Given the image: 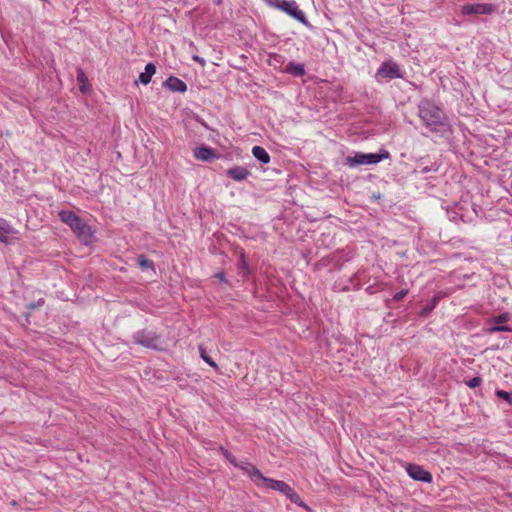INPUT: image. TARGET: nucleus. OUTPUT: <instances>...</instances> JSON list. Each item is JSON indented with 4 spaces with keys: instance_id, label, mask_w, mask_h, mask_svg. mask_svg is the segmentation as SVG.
Instances as JSON below:
<instances>
[{
    "instance_id": "obj_6",
    "label": "nucleus",
    "mask_w": 512,
    "mask_h": 512,
    "mask_svg": "<svg viewBox=\"0 0 512 512\" xmlns=\"http://www.w3.org/2000/svg\"><path fill=\"white\" fill-rule=\"evenodd\" d=\"M376 78L398 79L403 78V74L397 63L393 61H385L378 68Z\"/></svg>"
},
{
    "instance_id": "obj_25",
    "label": "nucleus",
    "mask_w": 512,
    "mask_h": 512,
    "mask_svg": "<svg viewBox=\"0 0 512 512\" xmlns=\"http://www.w3.org/2000/svg\"><path fill=\"white\" fill-rule=\"evenodd\" d=\"M220 451L222 452V454L224 455V457L232 464H236V457L234 455H232L227 449H225L224 447H220Z\"/></svg>"
},
{
    "instance_id": "obj_4",
    "label": "nucleus",
    "mask_w": 512,
    "mask_h": 512,
    "mask_svg": "<svg viewBox=\"0 0 512 512\" xmlns=\"http://www.w3.org/2000/svg\"><path fill=\"white\" fill-rule=\"evenodd\" d=\"M160 336L153 331L139 330L133 334V341L136 344L150 348L153 350H159Z\"/></svg>"
},
{
    "instance_id": "obj_29",
    "label": "nucleus",
    "mask_w": 512,
    "mask_h": 512,
    "mask_svg": "<svg viewBox=\"0 0 512 512\" xmlns=\"http://www.w3.org/2000/svg\"><path fill=\"white\" fill-rule=\"evenodd\" d=\"M43 304H44V299H43V298H41V299H39L37 302L29 303V304L27 305V309H29V310H34V309H36V308H38V307L42 306Z\"/></svg>"
},
{
    "instance_id": "obj_33",
    "label": "nucleus",
    "mask_w": 512,
    "mask_h": 512,
    "mask_svg": "<svg viewBox=\"0 0 512 512\" xmlns=\"http://www.w3.org/2000/svg\"><path fill=\"white\" fill-rule=\"evenodd\" d=\"M193 60L198 62V63H200L202 66L205 65V60L202 57L198 56V55H194L193 56Z\"/></svg>"
},
{
    "instance_id": "obj_14",
    "label": "nucleus",
    "mask_w": 512,
    "mask_h": 512,
    "mask_svg": "<svg viewBox=\"0 0 512 512\" xmlns=\"http://www.w3.org/2000/svg\"><path fill=\"white\" fill-rule=\"evenodd\" d=\"M228 177L235 181L245 180L251 173L250 171L242 166H233L226 171Z\"/></svg>"
},
{
    "instance_id": "obj_17",
    "label": "nucleus",
    "mask_w": 512,
    "mask_h": 512,
    "mask_svg": "<svg viewBox=\"0 0 512 512\" xmlns=\"http://www.w3.org/2000/svg\"><path fill=\"white\" fill-rule=\"evenodd\" d=\"M285 71L295 77H302L305 75V67L300 63L289 62L285 68Z\"/></svg>"
},
{
    "instance_id": "obj_21",
    "label": "nucleus",
    "mask_w": 512,
    "mask_h": 512,
    "mask_svg": "<svg viewBox=\"0 0 512 512\" xmlns=\"http://www.w3.org/2000/svg\"><path fill=\"white\" fill-rule=\"evenodd\" d=\"M138 265L142 270L153 269L154 263L152 260L146 258L144 255L138 257Z\"/></svg>"
},
{
    "instance_id": "obj_12",
    "label": "nucleus",
    "mask_w": 512,
    "mask_h": 512,
    "mask_svg": "<svg viewBox=\"0 0 512 512\" xmlns=\"http://www.w3.org/2000/svg\"><path fill=\"white\" fill-rule=\"evenodd\" d=\"M262 482L264 483L265 487L278 491L284 495H286L287 492H290L291 486L284 481L275 480L264 476Z\"/></svg>"
},
{
    "instance_id": "obj_10",
    "label": "nucleus",
    "mask_w": 512,
    "mask_h": 512,
    "mask_svg": "<svg viewBox=\"0 0 512 512\" xmlns=\"http://www.w3.org/2000/svg\"><path fill=\"white\" fill-rule=\"evenodd\" d=\"M235 467L243 470L247 475L250 476L251 480L255 483L262 481L264 479V475L251 463L244 461H236L234 464Z\"/></svg>"
},
{
    "instance_id": "obj_16",
    "label": "nucleus",
    "mask_w": 512,
    "mask_h": 512,
    "mask_svg": "<svg viewBox=\"0 0 512 512\" xmlns=\"http://www.w3.org/2000/svg\"><path fill=\"white\" fill-rule=\"evenodd\" d=\"M443 294L442 293H438L436 294L431 300L429 303H427L425 306H423V308L421 309V311L419 312V315L421 317H427L432 311L433 309L436 307V305L438 304V302L440 301V299L443 298Z\"/></svg>"
},
{
    "instance_id": "obj_22",
    "label": "nucleus",
    "mask_w": 512,
    "mask_h": 512,
    "mask_svg": "<svg viewBox=\"0 0 512 512\" xmlns=\"http://www.w3.org/2000/svg\"><path fill=\"white\" fill-rule=\"evenodd\" d=\"M495 394L498 398L506 401L510 406H512V392L497 389Z\"/></svg>"
},
{
    "instance_id": "obj_5",
    "label": "nucleus",
    "mask_w": 512,
    "mask_h": 512,
    "mask_svg": "<svg viewBox=\"0 0 512 512\" xmlns=\"http://www.w3.org/2000/svg\"><path fill=\"white\" fill-rule=\"evenodd\" d=\"M276 8L284 11L289 16L296 19L297 21L304 24L305 26L310 25L304 12L301 9H299L298 4L294 0H290V1L281 0V2L279 3V5Z\"/></svg>"
},
{
    "instance_id": "obj_30",
    "label": "nucleus",
    "mask_w": 512,
    "mask_h": 512,
    "mask_svg": "<svg viewBox=\"0 0 512 512\" xmlns=\"http://www.w3.org/2000/svg\"><path fill=\"white\" fill-rule=\"evenodd\" d=\"M407 293H408V290H406V289H405V290H401V291L397 292V293L394 295L393 299H394L395 301H397V302H398V301H401V300H402V299L407 295Z\"/></svg>"
},
{
    "instance_id": "obj_24",
    "label": "nucleus",
    "mask_w": 512,
    "mask_h": 512,
    "mask_svg": "<svg viewBox=\"0 0 512 512\" xmlns=\"http://www.w3.org/2000/svg\"><path fill=\"white\" fill-rule=\"evenodd\" d=\"M77 80L81 84L80 90L82 92H84L85 91L84 83L87 81V77H86V75H85V73H84V71L82 69H78Z\"/></svg>"
},
{
    "instance_id": "obj_9",
    "label": "nucleus",
    "mask_w": 512,
    "mask_h": 512,
    "mask_svg": "<svg viewBox=\"0 0 512 512\" xmlns=\"http://www.w3.org/2000/svg\"><path fill=\"white\" fill-rule=\"evenodd\" d=\"M17 231L15 228L4 218H0V242L5 245H10L13 243V240L16 239L13 237Z\"/></svg>"
},
{
    "instance_id": "obj_1",
    "label": "nucleus",
    "mask_w": 512,
    "mask_h": 512,
    "mask_svg": "<svg viewBox=\"0 0 512 512\" xmlns=\"http://www.w3.org/2000/svg\"><path fill=\"white\" fill-rule=\"evenodd\" d=\"M418 115L432 133H446L451 130L445 111L429 99L425 98L419 102Z\"/></svg>"
},
{
    "instance_id": "obj_31",
    "label": "nucleus",
    "mask_w": 512,
    "mask_h": 512,
    "mask_svg": "<svg viewBox=\"0 0 512 512\" xmlns=\"http://www.w3.org/2000/svg\"><path fill=\"white\" fill-rule=\"evenodd\" d=\"M215 278H217L222 283H228V281L225 278V273L223 271H219L214 275Z\"/></svg>"
},
{
    "instance_id": "obj_23",
    "label": "nucleus",
    "mask_w": 512,
    "mask_h": 512,
    "mask_svg": "<svg viewBox=\"0 0 512 512\" xmlns=\"http://www.w3.org/2000/svg\"><path fill=\"white\" fill-rule=\"evenodd\" d=\"M239 266L241 268V272L243 273V276L246 277L249 273V266L245 260V255L242 253L240 256Z\"/></svg>"
},
{
    "instance_id": "obj_15",
    "label": "nucleus",
    "mask_w": 512,
    "mask_h": 512,
    "mask_svg": "<svg viewBox=\"0 0 512 512\" xmlns=\"http://www.w3.org/2000/svg\"><path fill=\"white\" fill-rule=\"evenodd\" d=\"M156 73V65L152 62L147 63L144 69V72L140 73L138 80L135 81V84L141 83L143 85H147L150 83L152 76Z\"/></svg>"
},
{
    "instance_id": "obj_2",
    "label": "nucleus",
    "mask_w": 512,
    "mask_h": 512,
    "mask_svg": "<svg viewBox=\"0 0 512 512\" xmlns=\"http://www.w3.org/2000/svg\"><path fill=\"white\" fill-rule=\"evenodd\" d=\"M60 220L67 224L76 236L85 244H89L93 234L90 226L85 223L77 214L69 210H61L58 214Z\"/></svg>"
},
{
    "instance_id": "obj_18",
    "label": "nucleus",
    "mask_w": 512,
    "mask_h": 512,
    "mask_svg": "<svg viewBox=\"0 0 512 512\" xmlns=\"http://www.w3.org/2000/svg\"><path fill=\"white\" fill-rule=\"evenodd\" d=\"M252 155L262 164H268L270 162V155L261 146H254L252 148Z\"/></svg>"
},
{
    "instance_id": "obj_28",
    "label": "nucleus",
    "mask_w": 512,
    "mask_h": 512,
    "mask_svg": "<svg viewBox=\"0 0 512 512\" xmlns=\"http://www.w3.org/2000/svg\"><path fill=\"white\" fill-rule=\"evenodd\" d=\"M509 320V314L508 313H503V314H500L498 316H496L494 318V322L496 324H500V323H505Z\"/></svg>"
},
{
    "instance_id": "obj_7",
    "label": "nucleus",
    "mask_w": 512,
    "mask_h": 512,
    "mask_svg": "<svg viewBox=\"0 0 512 512\" xmlns=\"http://www.w3.org/2000/svg\"><path fill=\"white\" fill-rule=\"evenodd\" d=\"M496 11V6L490 3L466 4L462 6L463 15H491Z\"/></svg>"
},
{
    "instance_id": "obj_32",
    "label": "nucleus",
    "mask_w": 512,
    "mask_h": 512,
    "mask_svg": "<svg viewBox=\"0 0 512 512\" xmlns=\"http://www.w3.org/2000/svg\"><path fill=\"white\" fill-rule=\"evenodd\" d=\"M268 5L272 6V7H277L279 5V3L281 2V0H264Z\"/></svg>"
},
{
    "instance_id": "obj_3",
    "label": "nucleus",
    "mask_w": 512,
    "mask_h": 512,
    "mask_svg": "<svg viewBox=\"0 0 512 512\" xmlns=\"http://www.w3.org/2000/svg\"><path fill=\"white\" fill-rule=\"evenodd\" d=\"M390 158V153L387 150H381L379 153H361L357 152L354 156L346 158V164L350 167L359 165L377 164L382 160Z\"/></svg>"
},
{
    "instance_id": "obj_8",
    "label": "nucleus",
    "mask_w": 512,
    "mask_h": 512,
    "mask_svg": "<svg viewBox=\"0 0 512 512\" xmlns=\"http://www.w3.org/2000/svg\"><path fill=\"white\" fill-rule=\"evenodd\" d=\"M406 471H407L408 475L414 480L421 481L424 483L432 482V479H433L432 474L420 465L409 464L406 467Z\"/></svg>"
},
{
    "instance_id": "obj_19",
    "label": "nucleus",
    "mask_w": 512,
    "mask_h": 512,
    "mask_svg": "<svg viewBox=\"0 0 512 512\" xmlns=\"http://www.w3.org/2000/svg\"><path fill=\"white\" fill-rule=\"evenodd\" d=\"M292 503L298 505V506H301V507H305L307 508V506L305 505V503L302 501L301 497L299 496V494L291 487L290 488V492H287L286 495H285Z\"/></svg>"
},
{
    "instance_id": "obj_20",
    "label": "nucleus",
    "mask_w": 512,
    "mask_h": 512,
    "mask_svg": "<svg viewBox=\"0 0 512 512\" xmlns=\"http://www.w3.org/2000/svg\"><path fill=\"white\" fill-rule=\"evenodd\" d=\"M199 352H200V357L209 365L211 366L212 368L215 369V371H218L219 370V367L218 365L216 364V362L206 353V350L202 347V346H199Z\"/></svg>"
},
{
    "instance_id": "obj_26",
    "label": "nucleus",
    "mask_w": 512,
    "mask_h": 512,
    "mask_svg": "<svg viewBox=\"0 0 512 512\" xmlns=\"http://www.w3.org/2000/svg\"><path fill=\"white\" fill-rule=\"evenodd\" d=\"M490 332H512V328L504 325H495L490 328Z\"/></svg>"
},
{
    "instance_id": "obj_11",
    "label": "nucleus",
    "mask_w": 512,
    "mask_h": 512,
    "mask_svg": "<svg viewBox=\"0 0 512 512\" xmlns=\"http://www.w3.org/2000/svg\"><path fill=\"white\" fill-rule=\"evenodd\" d=\"M193 155L197 160L204 162H210L213 159L218 158V155L216 154L215 150L209 146L196 147L193 150Z\"/></svg>"
},
{
    "instance_id": "obj_13",
    "label": "nucleus",
    "mask_w": 512,
    "mask_h": 512,
    "mask_svg": "<svg viewBox=\"0 0 512 512\" xmlns=\"http://www.w3.org/2000/svg\"><path fill=\"white\" fill-rule=\"evenodd\" d=\"M163 85L172 92L184 93L187 91L186 83L175 76L168 77Z\"/></svg>"
},
{
    "instance_id": "obj_27",
    "label": "nucleus",
    "mask_w": 512,
    "mask_h": 512,
    "mask_svg": "<svg viewBox=\"0 0 512 512\" xmlns=\"http://www.w3.org/2000/svg\"><path fill=\"white\" fill-rule=\"evenodd\" d=\"M482 383V378L479 376L473 377L469 381L466 382L467 386L470 388H476Z\"/></svg>"
}]
</instances>
